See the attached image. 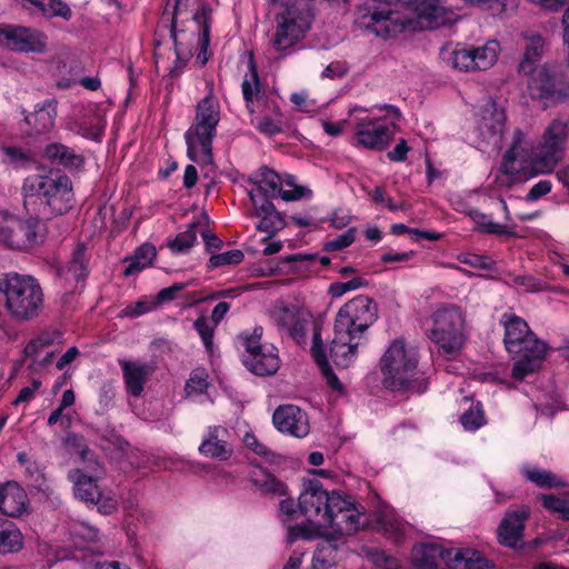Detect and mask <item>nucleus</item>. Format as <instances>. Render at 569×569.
<instances>
[{
    "mask_svg": "<svg viewBox=\"0 0 569 569\" xmlns=\"http://www.w3.org/2000/svg\"><path fill=\"white\" fill-rule=\"evenodd\" d=\"M523 476L536 486L541 488H559L565 486L551 471L526 466L522 468Z\"/></svg>",
    "mask_w": 569,
    "mask_h": 569,
    "instance_id": "44",
    "label": "nucleus"
},
{
    "mask_svg": "<svg viewBox=\"0 0 569 569\" xmlns=\"http://www.w3.org/2000/svg\"><path fill=\"white\" fill-rule=\"evenodd\" d=\"M43 157L52 164L62 166L70 171L80 170L84 164L81 153L60 142L47 144L43 149Z\"/></svg>",
    "mask_w": 569,
    "mask_h": 569,
    "instance_id": "29",
    "label": "nucleus"
},
{
    "mask_svg": "<svg viewBox=\"0 0 569 569\" xmlns=\"http://www.w3.org/2000/svg\"><path fill=\"white\" fill-rule=\"evenodd\" d=\"M198 223L192 222L188 226L187 230L178 233L176 238L169 242V248L176 253H186L193 247L197 241L196 228Z\"/></svg>",
    "mask_w": 569,
    "mask_h": 569,
    "instance_id": "47",
    "label": "nucleus"
},
{
    "mask_svg": "<svg viewBox=\"0 0 569 569\" xmlns=\"http://www.w3.org/2000/svg\"><path fill=\"white\" fill-rule=\"evenodd\" d=\"M220 121V106L211 94L197 104L194 121L186 131L184 139L188 157L194 162H212V140Z\"/></svg>",
    "mask_w": 569,
    "mask_h": 569,
    "instance_id": "9",
    "label": "nucleus"
},
{
    "mask_svg": "<svg viewBox=\"0 0 569 569\" xmlns=\"http://www.w3.org/2000/svg\"><path fill=\"white\" fill-rule=\"evenodd\" d=\"M102 473V468L100 467V472L94 475L93 472H88L86 468L74 469L69 472V480L73 482V491L76 498L79 500L90 503L93 501V498L98 497L99 487L97 485V479Z\"/></svg>",
    "mask_w": 569,
    "mask_h": 569,
    "instance_id": "30",
    "label": "nucleus"
},
{
    "mask_svg": "<svg viewBox=\"0 0 569 569\" xmlns=\"http://www.w3.org/2000/svg\"><path fill=\"white\" fill-rule=\"evenodd\" d=\"M241 90L246 101V107L250 114L256 113L254 102L258 108L263 106L266 102H269L264 99L257 67L252 60L249 61V72L243 78Z\"/></svg>",
    "mask_w": 569,
    "mask_h": 569,
    "instance_id": "33",
    "label": "nucleus"
},
{
    "mask_svg": "<svg viewBox=\"0 0 569 569\" xmlns=\"http://www.w3.org/2000/svg\"><path fill=\"white\" fill-rule=\"evenodd\" d=\"M540 500L546 510L556 512L561 519L569 521V498L556 495H541Z\"/></svg>",
    "mask_w": 569,
    "mask_h": 569,
    "instance_id": "48",
    "label": "nucleus"
},
{
    "mask_svg": "<svg viewBox=\"0 0 569 569\" xmlns=\"http://www.w3.org/2000/svg\"><path fill=\"white\" fill-rule=\"evenodd\" d=\"M57 117V103L54 100H46L38 103L34 111L26 116V122L36 134L44 133L53 128Z\"/></svg>",
    "mask_w": 569,
    "mask_h": 569,
    "instance_id": "34",
    "label": "nucleus"
},
{
    "mask_svg": "<svg viewBox=\"0 0 569 569\" xmlns=\"http://www.w3.org/2000/svg\"><path fill=\"white\" fill-rule=\"evenodd\" d=\"M23 546L24 539L21 531L13 523L3 520L0 528V555L17 553Z\"/></svg>",
    "mask_w": 569,
    "mask_h": 569,
    "instance_id": "39",
    "label": "nucleus"
},
{
    "mask_svg": "<svg viewBox=\"0 0 569 569\" xmlns=\"http://www.w3.org/2000/svg\"><path fill=\"white\" fill-rule=\"evenodd\" d=\"M529 163V156L526 148L525 134L521 130H515L510 148L505 152L500 171L510 179L520 178Z\"/></svg>",
    "mask_w": 569,
    "mask_h": 569,
    "instance_id": "21",
    "label": "nucleus"
},
{
    "mask_svg": "<svg viewBox=\"0 0 569 569\" xmlns=\"http://www.w3.org/2000/svg\"><path fill=\"white\" fill-rule=\"evenodd\" d=\"M516 287L527 292H538L542 290V283L530 276H517L512 279Z\"/></svg>",
    "mask_w": 569,
    "mask_h": 569,
    "instance_id": "60",
    "label": "nucleus"
},
{
    "mask_svg": "<svg viewBox=\"0 0 569 569\" xmlns=\"http://www.w3.org/2000/svg\"><path fill=\"white\" fill-rule=\"evenodd\" d=\"M569 142V117H558L545 128L541 141L532 158L533 169L551 172L565 159Z\"/></svg>",
    "mask_w": 569,
    "mask_h": 569,
    "instance_id": "12",
    "label": "nucleus"
},
{
    "mask_svg": "<svg viewBox=\"0 0 569 569\" xmlns=\"http://www.w3.org/2000/svg\"><path fill=\"white\" fill-rule=\"evenodd\" d=\"M156 258V248L152 244L144 243L140 246L133 256L126 258L127 267L124 276L130 277L150 267Z\"/></svg>",
    "mask_w": 569,
    "mask_h": 569,
    "instance_id": "38",
    "label": "nucleus"
},
{
    "mask_svg": "<svg viewBox=\"0 0 569 569\" xmlns=\"http://www.w3.org/2000/svg\"><path fill=\"white\" fill-rule=\"evenodd\" d=\"M452 549H446L436 542L421 543L412 550V562L416 569H441L442 565L448 568Z\"/></svg>",
    "mask_w": 569,
    "mask_h": 569,
    "instance_id": "23",
    "label": "nucleus"
},
{
    "mask_svg": "<svg viewBox=\"0 0 569 569\" xmlns=\"http://www.w3.org/2000/svg\"><path fill=\"white\" fill-rule=\"evenodd\" d=\"M328 221L335 229H342L352 221V216L348 209L338 208L330 213Z\"/></svg>",
    "mask_w": 569,
    "mask_h": 569,
    "instance_id": "58",
    "label": "nucleus"
},
{
    "mask_svg": "<svg viewBox=\"0 0 569 569\" xmlns=\"http://www.w3.org/2000/svg\"><path fill=\"white\" fill-rule=\"evenodd\" d=\"M428 337L445 359H456L466 342V319L460 308L451 305L437 307L430 317Z\"/></svg>",
    "mask_w": 569,
    "mask_h": 569,
    "instance_id": "8",
    "label": "nucleus"
},
{
    "mask_svg": "<svg viewBox=\"0 0 569 569\" xmlns=\"http://www.w3.org/2000/svg\"><path fill=\"white\" fill-rule=\"evenodd\" d=\"M263 333L262 327H256L252 335L243 338L244 353L243 356H253L262 349H266L268 345H261V337Z\"/></svg>",
    "mask_w": 569,
    "mask_h": 569,
    "instance_id": "55",
    "label": "nucleus"
},
{
    "mask_svg": "<svg viewBox=\"0 0 569 569\" xmlns=\"http://www.w3.org/2000/svg\"><path fill=\"white\" fill-rule=\"evenodd\" d=\"M449 569H492V565L473 549H452Z\"/></svg>",
    "mask_w": 569,
    "mask_h": 569,
    "instance_id": "35",
    "label": "nucleus"
},
{
    "mask_svg": "<svg viewBox=\"0 0 569 569\" xmlns=\"http://www.w3.org/2000/svg\"><path fill=\"white\" fill-rule=\"evenodd\" d=\"M355 127L357 147L368 150H383L396 133L400 110L391 104L373 106L370 109L355 106L349 110Z\"/></svg>",
    "mask_w": 569,
    "mask_h": 569,
    "instance_id": "5",
    "label": "nucleus"
},
{
    "mask_svg": "<svg viewBox=\"0 0 569 569\" xmlns=\"http://www.w3.org/2000/svg\"><path fill=\"white\" fill-rule=\"evenodd\" d=\"M186 288V282H176L170 287L161 289L157 296V299L160 302L171 301L176 299L177 295Z\"/></svg>",
    "mask_w": 569,
    "mask_h": 569,
    "instance_id": "64",
    "label": "nucleus"
},
{
    "mask_svg": "<svg viewBox=\"0 0 569 569\" xmlns=\"http://www.w3.org/2000/svg\"><path fill=\"white\" fill-rule=\"evenodd\" d=\"M272 422L278 431L296 438H305L310 432L308 415L295 405L279 406L272 415Z\"/></svg>",
    "mask_w": 569,
    "mask_h": 569,
    "instance_id": "19",
    "label": "nucleus"
},
{
    "mask_svg": "<svg viewBox=\"0 0 569 569\" xmlns=\"http://www.w3.org/2000/svg\"><path fill=\"white\" fill-rule=\"evenodd\" d=\"M356 23L383 39H389L412 27L411 19L401 17L398 11L390 8L382 9L377 6L360 7Z\"/></svg>",
    "mask_w": 569,
    "mask_h": 569,
    "instance_id": "13",
    "label": "nucleus"
},
{
    "mask_svg": "<svg viewBox=\"0 0 569 569\" xmlns=\"http://www.w3.org/2000/svg\"><path fill=\"white\" fill-rule=\"evenodd\" d=\"M120 367L127 392L137 398L144 390V385L153 373V367L139 361L121 360Z\"/></svg>",
    "mask_w": 569,
    "mask_h": 569,
    "instance_id": "26",
    "label": "nucleus"
},
{
    "mask_svg": "<svg viewBox=\"0 0 569 569\" xmlns=\"http://www.w3.org/2000/svg\"><path fill=\"white\" fill-rule=\"evenodd\" d=\"M299 506L307 522L288 526L289 542L318 537L336 540L357 532L368 522L361 505L341 491H328L317 479L303 482Z\"/></svg>",
    "mask_w": 569,
    "mask_h": 569,
    "instance_id": "1",
    "label": "nucleus"
},
{
    "mask_svg": "<svg viewBox=\"0 0 569 569\" xmlns=\"http://www.w3.org/2000/svg\"><path fill=\"white\" fill-rule=\"evenodd\" d=\"M242 361L249 371L261 377L276 373L280 367V360L273 346H267L266 349L253 356H243Z\"/></svg>",
    "mask_w": 569,
    "mask_h": 569,
    "instance_id": "31",
    "label": "nucleus"
},
{
    "mask_svg": "<svg viewBox=\"0 0 569 569\" xmlns=\"http://www.w3.org/2000/svg\"><path fill=\"white\" fill-rule=\"evenodd\" d=\"M22 190L26 209L43 216L67 212L73 200L71 181L67 176L57 178L29 176L24 180Z\"/></svg>",
    "mask_w": 569,
    "mask_h": 569,
    "instance_id": "7",
    "label": "nucleus"
},
{
    "mask_svg": "<svg viewBox=\"0 0 569 569\" xmlns=\"http://www.w3.org/2000/svg\"><path fill=\"white\" fill-rule=\"evenodd\" d=\"M468 214L481 232L496 236L513 234L506 224L495 222L490 216L480 212L478 209H470Z\"/></svg>",
    "mask_w": 569,
    "mask_h": 569,
    "instance_id": "43",
    "label": "nucleus"
},
{
    "mask_svg": "<svg viewBox=\"0 0 569 569\" xmlns=\"http://www.w3.org/2000/svg\"><path fill=\"white\" fill-rule=\"evenodd\" d=\"M88 248L83 243H79L72 252L71 259L67 267V272L70 273L76 281L86 279L88 276Z\"/></svg>",
    "mask_w": 569,
    "mask_h": 569,
    "instance_id": "42",
    "label": "nucleus"
},
{
    "mask_svg": "<svg viewBox=\"0 0 569 569\" xmlns=\"http://www.w3.org/2000/svg\"><path fill=\"white\" fill-rule=\"evenodd\" d=\"M62 335L57 330H47L41 332L37 338L32 339L24 347V356L27 358H33L34 361L44 351L46 348L53 343L61 342Z\"/></svg>",
    "mask_w": 569,
    "mask_h": 569,
    "instance_id": "41",
    "label": "nucleus"
},
{
    "mask_svg": "<svg viewBox=\"0 0 569 569\" xmlns=\"http://www.w3.org/2000/svg\"><path fill=\"white\" fill-rule=\"evenodd\" d=\"M552 184L549 180H540L531 187L527 193L528 201H536L551 191Z\"/></svg>",
    "mask_w": 569,
    "mask_h": 569,
    "instance_id": "61",
    "label": "nucleus"
},
{
    "mask_svg": "<svg viewBox=\"0 0 569 569\" xmlns=\"http://www.w3.org/2000/svg\"><path fill=\"white\" fill-rule=\"evenodd\" d=\"M199 452L206 458L226 461L233 453L230 431L222 426H211L208 428L199 446Z\"/></svg>",
    "mask_w": 569,
    "mask_h": 569,
    "instance_id": "20",
    "label": "nucleus"
},
{
    "mask_svg": "<svg viewBox=\"0 0 569 569\" xmlns=\"http://www.w3.org/2000/svg\"><path fill=\"white\" fill-rule=\"evenodd\" d=\"M311 351H312L315 361L320 367L322 376L325 377L329 387L336 391L341 392L343 390V386L340 382L339 378L333 372V370L328 365L326 352L323 351L322 346H321L320 332L318 330H315V332H313V343H312Z\"/></svg>",
    "mask_w": 569,
    "mask_h": 569,
    "instance_id": "37",
    "label": "nucleus"
},
{
    "mask_svg": "<svg viewBox=\"0 0 569 569\" xmlns=\"http://www.w3.org/2000/svg\"><path fill=\"white\" fill-rule=\"evenodd\" d=\"M217 325L206 317L198 318L193 327L199 333L206 349L210 351L213 345V332Z\"/></svg>",
    "mask_w": 569,
    "mask_h": 569,
    "instance_id": "54",
    "label": "nucleus"
},
{
    "mask_svg": "<svg viewBox=\"0 0 569 569\" xmlns=\"http://www.w3.org/2000/svg\"><path fill=\"white\" fill-rule=\"evenodd\" d=\"M500 322L505 328L506 349L515 360L512 377L522 380L540 367L547 345L536 337L522 318L513 313H503Z\"/></svg>",
    "mask_w": 569,
    "mask_h": 569,
    "instance_id": "3",
    "label": "nucleus"
},
{
    "mask_svg": "<svg viewBox=\"0 0 569 569\" xmlns=\"http://www.w3.org/2000/svg\"><path fill=\"white\" fill-rule=\"evenodd\" d=\"M210 17H211V8L208 3H201L199 9L193 14V20L199 26L198 37H199L201 50H203V51L209 46Z\"/></svg>",
    "mask_w": 569,
    "mask_h": 569,
    "instance_id": "46",
    "label": "nucleus"
},
{
    "mask_svg": "<svg viewBox=\"0 0 569 569\" xmlns=\"http://www.w3.org/2000/svg\"><path fill=\"white\" fill-rule=\"evenodd\" d=\"M311 313L297 305L276 303L271 310V320L281 335H286L298 345L306 343Z\"/></svg>",
    "mask_w": 569,
    "mask_h": 569,
    "instance_id": "15",
    "label": "nucleus"
},
{
    "mask_svg": "<svg viewBox=\"0 0 569 569\" xmlns=\"http://www.w3.org/2000/svg\"><path fill=\"white\" fill-rule=\"evenodd\" d=\"M529 509L508 511L498 528L499 542L509 548H517L522 539L525 521Z\"/></svg>",
    "mask_w": 569,
    "mask_h": 569,
    "instance_id": "24",
    "label": "nucleus"
},
{
    "mask_svg": "<svg viewBox=\"0 0 569 569\" xmlns=\"http://www.w3.org/2000/svg\"><path fill=\"white\" fill-rule=\"evenodd\" d=\"M0 47L18 52L46 51V37L37 29L0 24Z\"/></svg>",
    "mask_w": 569,
    "mask_h": 569,
    "instance_id": "17",
    "label": "nucleus"
},
{
    "mask_svg": "<svg viewBox=\"0 0 569 569\" xmlns=\"http://www.w3.org/2000/svg\"><path fill=\"white\" fill-rule=\"evenodd\" d=\"M208 386V375L204 370L197 369L191 372L190 378L186 383V391L189 396L202 395L207 391Z\"/></svg>",
    "mask_w": 569,
    "mask_h": 569,
    "instance_id": "51",
    "label": "nucleus"
},
{
    "mask_svg": "<svg viewBox=\"0 0 569 569\" xmlns=\"http://www.w3.org/2000/svg\"><path fill=\"white\" fill-rule=\"evenodd\" d=\"M460 421L466 430L475 431L479 429L485 423L481 406L479 403L472 406L461 415Z\"/></svg>",
    "mask_w": 569,
    "mask_h": 569,
    "instance_id": "53",
    "label": "nucleus"
},
{
    "mask_svg": "<svg viewBox=\"0 0 569 569\" xmlns=\"http://www.w3.org/2000/svg\"><path fill=\"white\" fill-rule=\"evenodd\" d=\"M499 43L489 41L483 46H457L448 57H443L453 69L463 72L482 71L491 68L499 52Z\"/></svg>",
    "mask_w": 569,
    "mask_h": 569,
    "instance_id": "14",
    "label": "nucleus"
},
{
    "mask_svg": "<svg viewBox=\"0 0 569 569\" xmlns=\"http://www.w3.org/2000/svg\"><path fill=\"white\" fill-rule=\"evenodd\" d=\"M306 191V188L296 184L292 176H287V178L282 180L276 171L263 169L259 174L257 188L252 189L249 196L251 197L252 193H258L259 201H261V198L270 200V198L278 197L286 201H293L301 199Z\"/></svg>",
    "mask_w": 569,
    "mask_h": 569,
    "instance_id": "16",
    "label": "nucleus"
},
{
    "mask_svg": "<svg viewBox=\"0 0 569 569\" xmlns=\"http://www.w3.org/2000/svg\"><path fill=\"white\" fill-rule=\"evenodd\" d=\"M356 228H349L346 232L342 234H339L335 239L328 241L325 244V249L327 251H339L342 250L349 246H351L356 240Z\"/></svg>",
    "mask_w": 569,
    "mask_h": 569,
    "instance_id": "57",
    "label": "nucleus"
},
{
    "mask_svg": "<svg viewBox=\"0 0 569 569\" xmlns=\"http://www.w3.org/2000/svg\"><path fill=\"white\" fill-rule=\"evenodd\" d=\"M260 114H251V124L262 134L272 137L283 131V116L276 101L266 102Z\"/></svg>",
    "mask_w": 569,
    "mask_h": 569,
    "instance_id": "28",
    "label": "nucleus"
},
{
    "mask_svg": "<svg viewBox=\"0 0 569 569\" xmlns=\"http://www.w3.org/2000/svg\"><path fill=\"white\" fill-rule=\"evenodd\" d=\"M37 8L47 17H61L64 20L71 18L69 6L61 0H38Z\"/></svg>",
    "mask_w": 569,
    "mask_h": 569,
    "instance_id": "49",
    "label": "nucleus"
},
{
    "mask_svg": "<svg viewBox=\"0 0 569 569\" xmlns=\"http://www.w3.org/2000/svg\"><path fill=\"white\" fill-rule=\"evenodd\" d=\"M506 127V113L495 101L489 100L481 108L477 130L481 140L499 147Z\"/></svg>",
    "mask_w": 569,
    "mask_h": 569,
    "instance_id": "18",
    "label": "nucleus"
},
{
    "mask_svg": "<svg viewBox=\"0 0 569 569\" xmlns=\"http://www.w3.org/2000/svg\"><path fill=\"white\" fill-rule=\"evenodd\" d=\"M70 536L77 548L83 549L87 543L94 542L99 538V530L88 522L76 521L70 526Z\"/></svg>",
    "mask_w": 569,
    "mask_h": 569,
    "instance_id": "45",
    "label": "nucleus"
},
{
    "mask_svg": "<svg viewBox=\"0 0 569 569\" xmlns=\"http://www.w3.org/2000/svg\"><path fill=\"white\" fill-rule=\"evenodd\" d=\"M251 201L257 217L260 218L257 229L267 233V237L263 238V241H266L284 227V220L269 199L261 198V201H259V194L252 193Z\"/></svg>",
    "mask_w": 569,
    "mask_h": 569,
    "instance_id": "25",
    "label": "nucleus"
},
{
    "mask_svg": "<svg viewBox=\"0 0 569 569\" xmlns=\"http://www.w3.org/2000/svg\"><path fill=\"white\" fill-rule=\"evenodd\" d=\"M315 19L310 0H282L281 9L276 16V32L272 46L276 51L284 52L310 30Z\"/></svg>",
    "mask_w": 569,
    "mask_h": 569,
    "instance_id": "10",
    "label": "nucleus"
},
{
    "mask_svg": "<svg viewBox=\"0 0 569 569\" xmlns=\"http://www.w3.org/2000/svg\"><path fill=\"white\" fill-rule=\"evenodd\" d=\"M90 505H96L98 510L103 515H110L117 509V500L111 496L103 495L100 490L98 497L93 498Z\"/></svg>",
    "mask_w": 569,
    "mask_h": 569,
    "instance_id": "59",
    "label": "nucleus"
},
{
    "mask_svg": "<svg viewBox=\"0 0 569 569\" xmlns=\"http://www.w3.org/2000/svg\"><path fill=\"white\" fill-rule=\"evenodd\" d=\"M458 260L461 263L480 270H492L495 264L491 258L476 253H462L458 257Z\"/></svg>",
    "mask_w": 569,
    "mask_h": 569,
    "instance_id": "56",
    "label": "nucleus"
},
{
    "mask_svg": "<svg viewBox=\"0 0 569 569\" xmlns=\"http://www.w3.org/2000/svg\"><path fill=\"white\" fill-rule=\"evenodd\" d=\"M0 295L11 319L17 322L32 321L44 309V292L37 278L16 271L0 274Z\"/></svg>",
    "mask_w": 569,
    "mask_h": 569,
    "instance_id": "4",
    "label": "nucleus"
},
{
    "mask_svg": "<svg viewBox=\"0 0 569 569\" xmlns=\"http://www.w3.org/2000/svg\"><path fill=\"white\" fill-rule=\"evenodd\" d=\"M523 76L526 93L543 110L569 99V80L558 66L543 64Z\"/></svg>",
    "mask_w": 569,
    "mask_h": 569,
    "instance_id": "11",
    "label": "nucleus"
},
{
    "mask_svg": "<svg viewBox=\"0 0 569 569\" xmlns=\"http://www.w3.org/2000/svg\"><path fill=\"white\" fill-rule=\"evenodd\" d=\"M8 228L12 233L10 239L11 249L31 248L42 239L44 233L43 223L37 218L23 221L14 217Z\"/></svg>",
    "mask_w": 569,
    "mask_h": 569,
    "instance_id": "22",
    "label": "nucleus"
},
{
    "mask_svg": "<svg viewBox=\"0 0 569 569\" xmlns=\"http://www.w3.org/2000/svg\"><path fill=\"white\" fill-rule=\"evenodd\" d=\"M66 445L68 448L73 449L83 462H87L86 470L88 472H93L94 475L100 472V463L82 436L76 433L67 436Z\"/></svg>",
    "mask_w": 569,
    "mask_h": 569,
    "instance_id": "40",
    "label": "nucleus"
},
{
    "mask_svg": "<svg viewBox=\"0 0 569 569\" xmlns=\"http://www.w3.org/2000/svg\"><path fill=\"white\" fill-rule=\"evenodd\" d=\"M40 387H41V381L40 380H33L31 386L23 387L20 390L18 397L13 401V405L18 406L21 402H29V401H31L36 397V393L40 389Z\"/></svg>",
    "mask_w": 569,
    "mask_h": 569,
    "instance_id": "63",
    "label": "nucleus"
},
{
    "mask_svg": "<svg viewBox=\"0 0 569 569\" xmlns=\"http://www.w3.org/2000/svg\"><path fill=\"white\" fill-rule=\"evenodd\" d=\"M523 57L519 62L518 72L523 76L538 69L545 50V39L539 33H526L523 36Z\"/></svg>",
    "mask_w": 569,
    "mask_h": 569,
    "instance_id": "32",
    "label": "nucleus"
},
{
    "mask_svg": "<svg viewBox=\"0 0 569 569\" xmlns=\"http://www.w3.org/2000/svg\"><path fill=\"white\" fill-rule=\"evenodd\" d=\"M244 258L241 250L232 249L222 253L212 254L209 259L210 268H220L223 266H231L240 263Z\"/></svg>",
    "mask_w": 569,
    "mask_h": 569,
    "instance_id": "52",
    "label": "nucleus"
},
{
    "mask_svg": "<svg viewBox=\"0 0 569 569\" xmlns=\"http://www.w3.org/2000/svg\"><path fill=\"white\" fill-rule=\"evenodd\" d=\"M26 491L16 481L0 483V512L9 517H19L27 508Z\"/></svg>",
    "mask_w": 569,
    "mask_h": 569,
    "instance_id": "27",
    "label": "nucleus"
},
{
    "mask_svg": "<svg viewBox=\"0 0 569 569\" xmlns=\"http://www.w3.org/2000/svg\"><path fill=\"white\" fill-rule=\"evenodd\" d=\"M243 443L248 449L261 457H267L270 452L267 446L261 443L253 433H246L243 437Z\"/></svg>",
    "mask_w": 569,
    "mask_h": 569,
    "instance_id": "62",
    "label": "nucleus"
},
{
    "mask_svg": "<svg viewBox=\"0 0 569 569\" xmlns=\"http://www.w3.org/2000/svg\"><path fill=\"white\" fill-rule=\"evenodd\" d=\"M4 161L16 168H24L31 162L30 153L14 146H4L1 148Z\"/></svg>",
    "mask_w": 569,
    "mask_h": 569,
    "instance_id": "50",
    "label": "nucleus"
},
{
    "mask_svg": "<svg viewBox=\"0 0 569 569\" xmlns=\"http://www.w3.org/2000/svg\"><path fill=\"white\" fill-rule=\"evenodd\" d=\"M250 481L262 495L280 497L287 493L286 483L262 468H256L250 472Z\"/></svg>",
    "mask_w": 569,
    "mask_h": 569,
    "instance_id": "36",
    "label": "nucleus"
},
{
    "mask_svg": "<svg viewBox=\"0 0 569 569\" xmlns=\"http://www.w3.org/2000/svg\"><path fill=\"white\" fill-rule=\"evenodd\" d=\"M377 319L378 306L366 295L355 297L339 309L330 345V358L338 367L347 368L355 361L365 333Z\"/></svg>",
    "mask_w": 569,
    "mask_h": 569,
    "instance_id": "2",
    "label": "nucleus"
},
{
    "mask_svg": "<svg viewBox=\"0 0 569 569\" xmlns=\"http://www.w3.org/2000/svg\"><path fill=\"white\" fill-rule=\"evenodd\" d=\"M419 352L402 339L393 340L380 359L382 385L390 391L423 392L425 382H418Z\"/></svg>",
    "mask_w": 569,
    "mask_h": 569,
    "instance_id": "6",
    "label": "nucleus"
}]
</instances>
